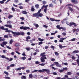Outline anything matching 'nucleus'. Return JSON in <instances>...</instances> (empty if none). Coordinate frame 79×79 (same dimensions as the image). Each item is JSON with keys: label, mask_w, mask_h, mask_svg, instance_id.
I'll use <instances>...</instances> for the list:
<instances>
[{"label": "nucleus", "mask_w": 79, "mask_h": 79, "mask_svg": "<svg viewBox=\"0 0 79 79\" xmlns=\"http://www.w3.org/2000/svg\"><path fill=\"white\" fill-rule=\"evenodd\" d=\"M41 10H39L38 12L34 14L33 15V16L34 17L38 18V17H42L43 16V14L40 13Z\"/></svg>", "instance_id": "obj_1"}, {"label": "nucleus", "mask_w": 79, "mask_h": 79, "mask_svg": "<svg viewBox=\"0 0 79 79\" xmlns=\"http://www.w3.org/2000/svg\"><path fill=\"white\" fill-rule=\"evenodd\" d=\"M12 34H14V36H16V35H24L25 33L24 32H14L13 31H12Z\"/></svg>", "instance_id": "obj_2"}, {"label": "nucleus", "mask_w": 79, "mask_h": 79, "mask_svg": "<svg viewBox=\"0 0 79 79\" xmlns=\"http://www.w3.org/2000/svg\"><path fill=\"white\" fill-rule=\"evenodd\" d=\"M1 29H2V30H4L6 32H8L10 33V32L12 33V31L8 30V28H4V27L2 26L0 27Z\"/></svg>", "instance_id": "obj_3"}, {"label": "nucleus", "mask_w": 79, "mask_h": 79, "mask_svg": "<svg viewBox=\"0 0 79 79\" xmlns=\"http://www.w3.org/2000/svg\"><path fill=\"white\" fill-rule=\"evenodd\" d=\"M20 29H23V30H25V31H26L27 29H30V27H24V26H22L20 27Z\"/></svg>", "instance_id": "obj_4"}, {"label": "nucleus", "mask_w": 79, "mask_h": 79, "mask_svg": "<svg viewBox=\"0 0 79 79\" xmlns=\"http://www.w3.org/2000/svg\"><path fill=\"white\" fill-rule=\"evenodd\" d=\"M54 63L56 65V66H57V67H59V68H61V64H59V63H58V62H54Z\"/></svg>", "instance_id": "obj_5"}, {"label": "nucleus", "mask_w": 79, "mask_h": 79, "mask_svg": "<svg viewBox=\"0 0 79 79\" xmlns=\"http://www.w3.org/2000/svg\"><path fill=\"white\" fill-rule=\"evenodd\" d=\"M45 52H44L43 53H41L40 55V56H41L42 57H44V59H47V57H46V55H45Z\"/></svg>", "instance_id": "obj_6"}, {"label": "nucleus", "mask_w": 79, "mask_h": 79, "mask_svg": "<svg viewBox=\"0 0 79 79\" xmlns=\"http://www.w3.org/2000/svg\"><path fill=\"white\" fill-rule=\"evenodd\" d=\"M71 1L73 4H77L79 3V1L77 0H71Z\"/></svg>", "instance_id": "obj_7"}, {"label": "nucleus", "mask_w": 79, "mask_h": 79, "mask_svg": "<svg viewBox=\"0 0 79 79\" xmlns=\"http://www.w3.org/2000/svg\"><path fill=\"white\" fill-rule=\"evenodd\" d=\"M4 26L6 27H9V28H12V27H13V26L11 24L5 25Z\"/></svg>", "instance_id": "obj_8"}, {"label": "nucleus", "mask_w": 79, "mask_h": 79, "mask_svg": "<svg viewBox=\"0 0 79 79\" xmlns=\"http://www.w3.org/2000/svg\"><path fill=\"white\" fill-rule=\"evenodd\" d=\"M44 71H45V72L47 73L48 74H49V73H50V70L46 69H44Z\"/></svg>", "instance_id": "obj_9"}, {"label": "nucleus", "mask_w": 79, "mask_h": 79, "mask_svg": "<svg viewBox=\"0 0 79 79\" xmlns=\"http://www.w3.org/2000/svg\"><path fill=\"white\" fill-rule=\"evenodd\" d=\"M40 60L42 63H45V58L44 57H41L40 58Z\"/></svg>", "instance_id": "obj_10"}, {"label": "nucleus", "mask_w": 79, "mask_h": 79, "mask_svg": "<svg viewBox=\"0 0 79 79\" xmlns=\"http://www.w3.org/2000/svg\"><path fill=\"white\" fill-rule=\"evenodd\" d=\"M56 27L57 28V29H63V27H60V25H57L56 26Z\"/></svg>", "instance_id": "obj_11"}, {"label": "nucleus", "mask_w": 79, "mask_h": 79, "mask_svg": "<svg viewBox=\"0 0 79 79\" xmlns=\"http://www.w3.org/2000/svg\"><path fill=\"white\" fill-rule=\"evenodd\" d=\"M14 46H15V47H19V46H20V44L18 43L15 44Z\"/></svg>", "instance_id": "obj_12"}, {"label": "nucleus", "mask_w": 79, "mask_h": 79, "mask_svg": "<svg viewBox=\"0 0 79 79\" xmlns=\"http://www.w3.org/2000/svg\"><path fill=\"white\" fill-rule=\"evenodd\" d=\"M48 5H47L46 6H45L44 5V10H47V7H48Z\"/></svg>", "instance_id": "obj_13"}, {"label": "nucleus", "mask_w": 79, "mask_h": 79, "mask_svg": "<svg viewBox=\"0 0 79 79\" xmlns=\"http://www.w3.org/2000/svg\"><path fill=\"white\" fill-rule=\"evenodd\" d=\"M2 37H0V42H3V41H4L5 40V39L3 38L2 39Z\"/></svg>", "instance_id": "obj_14"}, {"label": "nucleus", "mask_w": 79, "mask_h": 79, "mask_svg": "<svg viewBox=\"0 0 79 79\" xmlns=\"http://www.w3.org/2000/svg\"><path fill=\"white\" fill-rule=\"evenodd\" d=\"M79 51L78 50H75L73 52V53H79Z\"/></svg>", "instance_id": "obj_15"}, {"label": "nucleus", "mask_w": 79, "mask_h": 79, "mask_svg": "<svg viewBox=\"0 0 79 79\" xmlns=\"http://www.w3.org/2000/svg\"><path fill=\"white\" fill-rule=\"evenodd\" d=\"M38 72H39V73H44V69H43L42 70H39L38 71Z\"/></svg>", "instance_id": "obj_16"}, {"label": "nucleus", "mask_w": 79, "mask_h": 79, "mask_svg": "<svg viewBox=\"0 0 79 79\" xmlns=\"http://www.w3.org/2000/svg\"><path fill=\"white\" fill-rule=\"evenodd\" d=\"M35 6L36 9H38L39 8V4H36L35 5Z\"/></svg>", "instance_id": "obj_17"}, {"label": "nucleus", "mask_w": 79, "mask_h": 79, "mask_svg": "<svg viewBox=\"0 0 79 79\" xmlns=\"http://www.w3.org/2000/svg\"><path fill=\"white\" fill-rule=\"evenodd\" d=\"M32 77H33V75H32V73L30 74L29 76V77L31 79H32Z\"/></svg>", "instance_id": "obj_18"}, {"label": "nucleus", "mask_w": 79, "mask_h": 79, "mask_svg": "<svg viewBox=\"0 0 79 79\" xmlns=\"http://www.w3.org/2000/svg\"><path fill=\"white\" fill-rule=\"evenodd\" d=\"M22 13L23 14H24L25 15H27V12H26V10L23 11Z\"/></svg>", "instance_id": "obj_19"}, {"label": "nucleus", "mask_w": 79, "mask_h": 79, "mask_svg": "<svg viewBox=\"0 0 79 79\" xmlns=\"http://www.w3.org/2000/svg\"><path fill=\"white\" fill-rule=\"evenodd\" d=\"M21 79H26V77L25 76H23L21 77Z\"/></svg>", "instance_id": "obj_20"}, {"label": "nucleus", "mask_w": 79, "mask_h": 79, "mask_svg": "<svg viewBox=\"0 0 79 79\" xmlns=\"http://www.w3.org/2000/svg\"><path fill=\"white\" fill-rule=\"evenodd\" d=\"M45 63H43L41 64H40L39 65H40V66H44L45 65Z\"/></svg>", "instance_id": "obj_21"}, {"label": "nucleus", "mask_w": 79, "mask_h": 79, "mask_svg": "<svg viewBox=\"0 0 79 79\" xmlns=\"http://www.w3.org/2000/svg\"><path fill=\"white\" fill-rule=\"evenodd\" d=\"M7 44L8 43H7V42L5 41H4L2 43V44L3 45H6V44Z\"/></svg>", "instance_id": "obj_22"}, {"label": "nucleus", "mask_w": 79, "mask_h": 79, "mask_svg": "<svg viewBox=\"0 0 79 79\" xmlns=\"http://www.w3.org/2000/svg\"><path fill=\"white\" fill-rule=\"evenodd\" d=\"M58 46L59 48H60L61 49H62L63 48V46L61 45L60 44H59L58 45Z\"/></svg>", "instance_id": "obj_23"}, {"label": "nucleus", "mask_w": 79, "mask_h": 79, "mask_svg": "<svg viewBox=\"0 0 79 79\" xmlns=\"http://www.w3.org/2000/svg\"><path fill=\"white\" fill-rule=\"evenodd\" d=\"M68 75H71L72 73L71 72H67Z\"/></svg>", "instance_id": "obj_24"}, {"label": "nucleus", "mask_w": 79, "mask_h": 79, "mask_svg": "<svg viewBox=\"0 0 79 79\" xmlns=\"http://www.w3.org/2000/svg\"><path fill=\"white\" fill-rule=\"evenodd\" d=\"M38 40L41 42H43L44 41V39H41L40 38H39Z\"/></svg>", "instance_id": "obj_25"}, {"label": "nucleus", "mask_w": 79, "mask_h": 79, "mask_svg": "<svg viewBox=\"0 0 79 79\" xmlns=\"http://www.w3.org/2000/svg\"><path fill=\"white\" fill-rule=\"evenodd\" d=\"M13 17V15H10L8 17V18H9V19H11V18H12Z\"/></svg>", "instance_id": "obj_26"}, {"label": "nucleus", "mask_w": 79, "mask_h": 79, "mask_svg": "<svg viewBox=\"0 0 79 79\" xmlns=\"http://www.w3.org/2000/svg\"><path fill=\"white\" fill-rule=\"evenodd\" d=\"M15 70H17V71H21V68H19L18 69H15Z\"/></svg>", "instance_id": "obj_27"}, {"label": "nucleus", "mask_w": 79, "mask_h": 79, "mask_svg": "<svg viewBox=\"0 0 79 79\" xmlns=\"http://www.w3.org/2000/svg\"><path fill=\"white\" fill-rule=\"evenodd\" d=\"M16 66V65L15 64H11L10 66V67H14V66Z\"/></svg>", "instance_id": "obj_28"}, {"label": "nucleus", "mask_w": 79, "mask_h": 79, "mask_svg": "<svg viewBox=\"0 0 79 79\" xmlns=\"http://www.w3.org/2000/svg\"><path fill=\"white\" fill-rule=\"evenodd\" d=\"M42 2L44 5H45V4H47V2L45 1H43Z\"/></svg>", "instance_id": "obj_29"}, {"label": "nucleus", "mask_w": 79, "mask_h": 79, "mask_svg": "<svg viewBox=\"0 0 79 79\" xmlns=\"http://www.w3.org/2000/svg\"><path fill=\"white\" fill-rule=\"evenodd\" d=\"M53 4H50L49 5V7H53Z\"/></svg>", "instance_id": "obj_30"}, {"label": "nucleus", "mask_w": 79, "mask_h": 79, "mask_svg": "<svg viewBox=\"0 0 79 79\" xmlns=\"http://www.w3.org/2000/svg\"><path fill=\"white\" fill-rule=\"evenodd\" d=\"M4 38H8V37H8V35H4Z\"/></svg>", "instance_id": "obj_31"}, {"label": "nucleus", "mask_w": 79, "mask_h": 79, "mask_svg": "<svg viewBox=\"0 0 79 79\" xmlns=\"http://www.w3.org/2000/svg\"><path fill=\"white\" fill-rule=\"evenodd\" d=\"M55 54L56 55V56H58V55H59V54L57 52H55Z\"/></svg>", "instance_id": "obj_32"}, {"label": "nucleus", "mask_w": 79, "mask_h": 79, "mask_svg": "<svg viewBox=\"0 0 79 79\" xmlns=\"http://www.w3.org/2000/svg\"><path fill=\"white\" fill-rule=\"evenodd\" d=\"M31 10H35V9H34V6H32Z\"/></svg>", "instance_id": "obj_33"}, {"label": "nucleus", "mask_w": 79, "mask_h": 79, "mask_svg": "<svg viewBox=\"0 0 79 79\" xmlns=\"http://www.w3.org/2000/svg\"><path fill=\"white\" fill-rule=\"evenodd\" d=\"M74 79H79V77L78 76H76L73 77Z\"/></svg>", "instance_id": "obj_34"}, {"label": "nucleus", "mask_w": 79, "mask_h": 79, "mask_svg": "<svg viewBox=\"0 0 79 79\" xmlns=\"http://www.w3.org/2000/svg\"><path fill=\"white\" fill-rule=\"evenodd\" d=\"M7 24H11L12 22L10 21H8L7 22Z\"/></svg>", "instance_id": "obj_35"}, {"label": "nucleus", "mask_w": 79, "mask_h": 79, "mask_svg": "<svg viewBox=\"0 0 79 79\" xmlns=\"http://www.w3.org/2000/svg\"><path fill=\"white\" fill-rule=\"evenodd\" d=\"M13 42V40H10V44H12Z\"/></svg>", "instance_id": "obj_36"}, {"label": "nucleus", "mask_w": 79, "mask_h": 79, "mask_svg": "<svg viewBox=\"0 0 79 79\" xmlns=\"http://www.w3.org/2000/svg\"><path fill=\"white\" fill-rule=\"evenodd\" d=\"M50 19L51 20V21H55V19H53L50 18Z\"/></svg>", "instance_id": "obj_37"}, {"label": "nucleus", "mask_w": 79, "mask_h": 79, "mask_svg": "<svg viewBox=\"0 0 79 79\" xmlns=\"http://www.w3.org/2000/svg\"><path fill=\"white\" fill-rule=\"evenodd\" d=\"M51 48H52L53 50H55V47L53 46H51Z\"/></svg>", "instance_id": "obj_38"}, {"label": "nucleus", "mask_w": 79, "mask_h": 79, "mask_svg": "<svg viewBox=\"0 0 79 79\" xmlns=\"http://www.w3.org/2000/svg\"><path fill=\"white\" fill-rule=\"evenodd\" d=\"M4 73L5 74H6V75H8L9 74L7 72L4 71Z\"/></svg>", "instance_id": "obj_39"}, {"label": "nucleus", "mask_w": 79, "mask_h": 79, "mask_svg": "<svg viewBox=\"0 0 79 79\" xmlns=\"http://www.w3.org/2000/svg\"><path fill=\"white\" fill-rule=\"evenodd\" d=\"M26 49L27 51H29V50H31V48H26Z\"/></svg>", "instance_id": "obj_40"}, {"label": "nucleus", "mask_w": 79, "mask_h": 79, "mask_svg": "<svg viewBox=\"0 0 79 79\" xmlns=\"http://www.w3.org/2000/svg\"><path fill=\"white\" fill-rule=\"evenodd\" d=\"M76 61L77 63V64H79V59H78Z\"/></svg>", "instance_id": "obj_41"}, {"label": "nucleus", "mask_w": 79, "mask_h": 79, "mask_svg": "<svg viewBox=\"0 0 79 79\" xmlns=\"http://www.w3.org/2000/svg\"><path fill=\"white\" fill-rule=\"evenodd\" d=\"M70 25H74V24H75V23H70Z\"/></svg>", "instance_id": "obj_42"}, {"label": "nucleus", "mask_w": 79, "mask_h": 79, "mask_svg": "<svg viewBox=\"0 0 79 79\" xmlns=\"http://www.w3.org/2000/svg\"><path fill=\"white\" fill-rule=\"evenodd\" d=\"M22 60H26V57H22Z\"/></svg>", "instance_id": "obj_43"}, {"label": "nucleus", "mask_w": 79, "mask_h": 79, "mask_svg": "<svg viewBox=\"0 0 79 79\" xmlns=\"http://www.w3.org/2000/svg\"><path fill=\"white\" fill-rule=\"evenodd\" d=\"M6 57L4 55L1 56V58H5Z\"/></svg>", "instance_id": "obj_44"}, {"label": "nucleus", "mask_w": 79, "mask_h": 79, "mask_svg": "<svg viewBox=\"0 0 79 79\" xmlns=\"http://www.w3.org/2000/svg\"><path fill=\"white\" fill-rule=\"evenodd\" d=\"M76 40V39L75 38H73L71 40H70V41H75Z\"/></svg>", "instance_id": "obj_45"}, {"label": "nucleus", "mask_w": 79, "mask_h": 79, "mask_svg": "<svg viewBox=\"0 0 79 79\" xmlns=\"http://www.w3.org/2000/svg\"><path fill=\"white\" fill-rule=\"evenodd\" d=\"M40 62L37 61H36L35 62V64H40Z\"/></svg>", "instance_id": "obj_46"}, {"label": "nucleus", "mask_w": 79, "mask_h": 79, "mask_svg": "<svg viewBox=\"0 0 79 79\" xmlns=\"http://www.w3.org/2000/svg\"><path fill=\"white\" fill-rule=\"evenodd\" d=\"M6 47L7 48H8L9 49H10V50H11V48L9 46H7Z\"/></svg>", "instance_id": "obj_47"}, {"label": "nucleus", "mask_w": 79, "mask_h": 79, "mask_svg": "<svg viewBox=\"0 0 79 79\" xmlns=\"http://www.w3.org/2000/svg\"><path fill=\"white\" fill-rule=\"evenodd\" d=\"M43 27H45V28H47L48 27V26H46L45 25H43Z\"/></svg>", "instance_id": "obj_48"}, {"label": "nucleus", "mask_w": 79, "mask_h": 79, "mask_svg": "<svg viewBox=\"0 0 79 79\" xmlns=\"http://www.w3.org/2000/svg\"><path fill=\"white\" fill-rule=\"evenodd\" d=\"M26 72L27 73H30V70H26Z\"/></svg>", "instance_id": "obj_49"}, {"label": "nucleus", "mask_w": 79, "mask_h": 79, "mask_svg": "<svg viewBox=\"0 0 79 79\" xmlns=\"http://www.w3.org/2000/svg\"><path fill=\"white\" fill-rule=\"evenodd\" d=\"M31 39V37L29 36L26 37V39Z\"/></svg>", "instance_id": "obj_50"}, {"label": "nucleus", "mask_w": 79, "mask_h": 79, "mask_svg": "<svg viewBox=\"0 0 79 79\" xmlns=\"http://www.w3.org/2000/svg\"><path fill=\"white\" fill-rule=\"evenodd\" d=\"M63 70H68V68H63Z\"/></svg>", "instance_id": "obj_51"}, {"label": "nucleus", "mask_w": 79, "mask_h": 79, "mask_svg": "<svg viewBox=\"0 0 79 79\" xmlns=\"http://www.w3.org/2000/svg\"><path fill=\"white\" fill-rule=\"evenodd\" d=\"M42 44H43V43L42 42H40L39 43L38 45H42Z\"/></svg>", "instance_id": "obj_52"}, {"label": "nucleus", "mask_w": 79, "mask_h": 79, "mask_svg": "<svg viewBox=\"0 0 79 79\" xmlns=\"http://www.w3.org/2000/svg\"><path fill=\"white\" fill-rule=\"evenodd\" d=\"M35 26L37 28V27H39V25L37 24H35Z\"/></svg>", "instance_id": "obj_53"}, {"label": "nucleus", "mask_w": 79, "mask_h": 79, "mask_svg": "<svg viewBox=\"0 0 79 79\" xmlns=\"http://www.w3.org/2000/svg\"><path fill=\"white\" fill-rule=\"evenodd\" d=\"M72 59H73V60H75L76 59V57H75L74 56H72Z\"/></svg>", "instance_id": "obj_54"}, {"label": "nucleus", "mask_w": 79, "mask_h": 79, "mask_svg": "<svg viewBox=\"0 0 79 79\" xmlns=\"http://www.w3.org/2000/svg\"><path fill=\"white\" fill-rule=\"evenodd\" d=\"M64 77L65 78H67L68 79V75H64Z\"/></svg>", "instance_id": "obj_55"}, {"label": "nucleus", "mask_w": 79, "mask_h": 79, "mask_svg": "<svg viewBox=\"0 0 79 79\" xmlns=\"http://www.w3.org/2000/svg\"><path fill=\"white\" fill-rule=\"evenodd\" d=\"M66 39V38H61L60 39H61V40H65V39Z\"/></svg>", "instance_id": "obj_56"}, {"label": "nucleus", "mask_w": 79, "mask_h": 79, "mask_svg": "<svg viewBox=\"0 0 79 79\" xmlns=\"http://www.w3.org/2000/svg\"><path fill=\"white\" fill-rule=\"evenodd\" d=\"M35 51L36 52H39V50L38 49H36L35 50Z\"/></svg>", "instance_id": "obj_57"}, {"label": "nucleus", "mask_w": 79, "mask_h": 79, "mask_svg": "<svg viewBox=\"0 0 79 79\" xmlns=\"http://www.w3.org/2000/svg\"><path fill=\"white\" fill-rule=\"evenodd\" d=\"M69 10H73V9L70 7H69Z\"/></svg>", "instance_id": "obj_58"}, {"label": "nucleus", "mask_w": 79, "mask_h": 79, "mask_svg": "<svg viewBox=\"0 0 79 79\" xmlns=\"http://www.w3.org/2000/svg\"><path fill=\"white\" fill-rule=\"evenodd\" d=\"M62 35H64V36H65V35H66V34L64 32H63L62 33Z\"/></svg>", "instance_id": "obj_59"}, {"label": "nucleus", "mask_w": 79, "mask_h": 79, "mask_svg": "<svg viewBox=\"0 0 79 79\" xmlns=\"http://www.w3.org/2000/svg\"><path fill=\"white\" fill-rule=\"evenodd\" d=\"M43 8H44V5H43V6L41 7V9H40L39 10H43Z\"/></svg>", "instance_id": "obj_60"}, {"label": "nucleus", "mask_w": 79, "mask_h": 79, "mask_svg": "<svg viewBox=\"0 0 79 79\" xmlns=\"http://www.w3.org/2000/svg\"><path fill=\"white\" fill-rule=\"evenodd\" d=\"M53 75H57V73L56 72H54L52 73Z\"/></svg>", "instance_id": "obj_61"}, {"label": "nucleus", "mask_w": 79, "mask_h": 79, "mask_svg": "<svg viewBox=\"0 0 79 79\" xmlns=\"http://www.w3.org/2000/svg\"><path fill=\"white\" fill-rule=\"evenodd\" d=\"M51 61H55V59L54 58H52L51 59Z\"/></svg>", "instance_id": "obj_62"}, {"label": "nucleus", "mask_w": 79, "mask_h": 79, "mask_svg": "<svg viewBox=\"0 0 79 79\" xmlns=\"http://www.w3.org/2000/svg\"><path fill=\"white\" fill-rule=\"evenodd\" d=\"M10 66H8L6 68H7V70H8V69H10Z\"/></svg>", "instance_id": "obj_63"}, {"label": "nucleus", "mask_w": 79, "mask_h": 79, "mask_svg": "<svg viewBox=\"0 0 79 79\" xmlns=\"http://www.w3.org/2000/svg\"><path fill=\"white\" fill-rule=\"evenodd\" d=\"M45 49H48V46H45Z\"/></svg>", "instance_id": "obj_64"}]
</instances>
